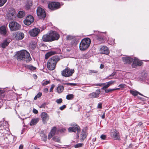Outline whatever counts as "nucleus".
I'll return each mask as SVG.
<instances>
[{"label": "nucleus", "instance_id": "obj_44", "mask_svg": "<svg viewBox=\"0 0 149 149\" xmlns=\"http://www.w3.org/2000/svg\"><path fill=\"white\" fill-rule=\"evenodd\" d=\"M125 86V85L124 84H122L119 85L118 86V87L119 88H119L118 89H119L120 88H124Z\"/></svg>", "mask_w": 149, "mask_h": 149}, {"label": "nucleus", "instance_id": "obj_42", "mask_svg": "<svg viewBox=\"0 0 149 149\" xmlns=\"http://www.w3.org/2000/svg\"><path fill=\"white\" fill-rule=\"evenodd\" d=\"M104 85H105L102 88L103 90H104L106 89V88H107L109 86L107 82L106 83H106H105V84Z\"/></svg>", "mask_w": 149, "mask_h": 149}, {"label": "nucleus", "instance_id": "obj_6", "mask_svg": "<svg viewBox=\"0 0 149 149\" xmlns=\"http://www.w3.org/2000/svg\"><path fill=\"white\" fill-rule=\"evenodd\" d=\"M9 26L11 31H15L19 29L20 28L19 24L16 22H11L9 24Z\"/></svg>", "mask_w": 149, "mask_h": 149}, {"label": "nucleus", "instance_id": "obj_59", "mask_svg": "<svg viewBox=\"0 0 149 149\" xmlns=\"http://www.w3.org/2000/svg\"><path fill=\"white\" fill-rule=\"evenodd\" d=\"M102 118L103 119H104L105 118V113H104L102 116Z\"/></svg>", "mask_w": 149, "mask_h": 149}, {"label": "nucleus", "instance_id": "obj_16", "mask_svg": "<svg viewBox=\"0 0 149 149\" xmlns=\"http://www.w3.org/2000/svg\"><path fill=\"white\" fill-rule=\"evenodd\" d=\"M124 63L130 64L133 61V59L129 56H126L122 58Z\"/></svg>", "mask_w": 149, "mask_h": 149}, {"label": "nucleus", "instance_id": "obj_18", "mask_svg": "<svg viewBox=\"0 0 149 149\" xmlns=\"http://www.w3.org/2000/svg\"><path fill=\"white\" fill-rule=\"evenodd\" d=\"M111 135L115 139H119L120 138L119 132L116 129H114L113 130Z\"/></svg>", "mask_w": 149, "mask_h": 149}, {"label": "nucleus", "instance_id": "obj_19", "mask_svg": "<svg viewBox=\"0 0 149 149\" xmlns=\"http://www.w3.org/2000/svg\"><path fill=\"white\" fill-rule=\"evenodd\" d=\"M96 39L97 42L99 44H101L104 42V38L103 36L101 34L96 36Z\"/></svg>", "mask_w": 149, "mask_h": 149}, {"label": "nucleus", "instance_id": "obj_61", "mask_svg": "<svg viewBox=\"0 0 149 149\" xmlns=\"http://www.w3.org/2000/svg\"><path fill=\"white\" fill-rule=\"evenodd\" d=\"M47 136H45L44 138V139H43V140L44 141H46L47 140Z\"/></svg>", "mask_w": 149, "mask_h": 149}, {"label": "nucleus", "instance_id": "obj_1", "mask_svg": "<svg viewBox=\"0 0 149 149\" xmlns=\"http://www.w3.org/2000/svg\"><path fill=\"white\" fill-rule=\"evenodd\" d=\"M16 55L17 60L19 61H22L27 63L31 60L30 54L25 50L18 52Z\"/></svg>", "mask_w": 149, "mask_h": 149}, {"label": "nucleus", "instance_id": "obj_40", "mask_svg": "<svg viewBox=\"0 0 149 149\" xmlns=\"http://www.w3.org/2000/svg\"><path fill=\"white\" fill-rule=\"evenodd\" d=\"M6 1L7 0H0V6H3Z\"/></svg>", "mask_w": 149, "mask_h": 149}, {"label": "nucleus", "instance_id": "obj_14", "mask_svg": "<svg viewBox=\"0 0 149 149\" xmlns=\"http://www.w3.org/2000/svg\"><path fill=\"white\" fill-rule=\"evenodd\" d=\"M40 29L36 28L30 30L29 33L30 35L32 36L35 37L37 36L40 32Z\"/></svg>", "mask_w": 149, "mask_h": 149}, {"label": "nucleus", "instance_id": "obj_43", "mask_svg": "<svg viewBox=\"0 0 149 149\" xmlns=\"http://www.w3.org/2000/svg\"><path fill=\"white\" fill-rule=\"evenodd\" d=\"M62 101H63L62 99L61 98H60V99L56 100V102L57 103H58V104H60L61 103H62Z\"/></svg>", "mask_w": 149, "mask_h": 149}, {"label": "nucleus", "instance_id": "obj_27", "mask_svg": "<svg viewBox=\"0 0 149 149\" xmlns=\"http://www.w3.org/2000/svg\"><path fill=\"white\" fill-rule=\"evenodd\" d=\"M39 120V119L38 118L33 119L31 121L30 123V125L31 126L34 125L38 123Z\"/></svg>", "mask_w": 149, "mask_h": 149}, {"label": "nucleus", "instance_id": "obj_50", "mask_svg": "<svg viewBox=\"0 0 149 149\" xmlns=\"http://www.w3.org/2000/svg\"><path fill=\"white\" fill-rule=\"evenodd\" d=\"M66 107V105H63L62 106L60 107L59 108V109L61 110H63Z\"/></svg>", "mask_w": 149, "mask_h": 149}, {"label": "nucleus", "instance_id": "obj_56", "mask_svg": "<svg viewBox=\"0 0 149 149\" xmlns=\"http://www.w3.org/2000/svg\"><path fill=\"white\" fill-rule=\"evenodd\" d=\"M104 67V65L102 64H101L100 65V69H103Z\"/></svg>", "mask_w": 149, "mask_h": 149}, {"label": "nucleus", "instance_id": "obj_4", "mask_svg": "<svg viewBox=\"0 0 149 149\" xmlns=\"http://www.w3.org/2000/svg\"><path fill=\"white\" fill-rule=\"evenodd\" d=\"M74 72V69L70 70L68 68H67L61 72V74L63 76L69 77L72 75Z\"/></svg>", "mask_w": 149, "mask_h": 149}, {"label": "nucleus", "instance_id": "obj_46", "mask_svg": "<svg viewBox=\"0 0 149 149\" xmlns=\"http://www.w3.org/2000/svg\"><path fill=\"white\" fill-rule=\"evenodd\" d=\"M89 72L90 73H95L97 72V71L96 70H89Z\"/></svg>", "mask_w": 149, "mask_h": 149}, {"label": "nucleus", "instance_id": "obj_3", "mask_svg": "<svg viewBox=\"0 0 149 149\" xmlns=\"http://www.w3.org/2000/svg\"><path fill=\"white\" fill-rule=\"evenodd\" d=\"M91 43L90 39L88 38L82 39L79 44V49L81 50L85 51L87 49Z\"/></svg>", "mask_w": 149, "mask_h": 149}, {"label": "nucleus", "instance_id": "obj_25", "mask_svg": "<svg viewBox=\"0 0 149 149\" xmlns=\"http://www.w3.org/2000/svg\"><path fill=\"white\" fill-rule=\"evenodd\" d=\"M64 89V86L60 85H58L56 88L57 92L58 93H61Z\"/></svg>", "mask_w": 149, "mask_h": 149}, {"label": "nucleus", "instance_id": "obj_38", "mask_svg": "<svg viewBox=\"0 0 149 149\" xmlns=\"http://www.w3.org/2000/svg\"><path fill=\"white\" fill-rule=\"evenodd\" d=\"M115 74V72H113L111 74L109 75L108 77H107V79H112L114 78V76Z\"/></svg>", "mask_w": 149, "mask_h": 149}, {"label": "nucleus", "instance_id": "obj_26", "mask_svg": "<svg viewBox=\"0 0 149 149\" xmlns=\"http://www.w3.org/2000/svg\"><path fill=\"white\" fill-rule=\"evenodd\" d=\"M57 54V52L55 51H51L47 53L45 55V58L46 59H47L49 57L55 54Z\"/></svg>", "mask_w": 149, "mask_h": 149}, {"label": "nucleus", "instance_id": "obj_52", "mask_svg": "<svg viewBox=\"0 0 149 149\" xmlns=\"http://www.w3.org/2000/svg\"><path fill=\"white\" fill-rule=\"evenodd\" d=\"M66 84L68 85L74 86L76 85V84H75V83H67Z\"/></svg>", "mask_w": 149, "mask_h": 149}, {"label": "nucleus", "instance_id": "obj_62", "mask_svg": "<svg viewBox=\"0 0 149 149\" xmlns=\"http://www.w3.org/2000/svg\"><path fill=\"white\" fill-rule=\"evenodd\" d=\"M38 98V97H37L36 95L34 98V99L35 100H36Z\"/></svg>", "mask_w": 149, "mask_h": 149}, {"label": "nucleus", "instance_id": "obj_2", "mask_svg": "<svg viewBox=\"0 0 149 149\" xmlns=\"http://www.w3.org/2000/svg\"><path fill=\"white\" fill-rule=\"evenodd\" d=\"M60 60L57 56H55L51 58L48 61L47 66L48 70H54L56 67L57 62Z\"/></svg>", "mask_w": 149, "mask_h": 149}, {"label": "nucleus", "instance_id": "obj_53", "mask_svg": "<svg viewBox=\"0 0 149 149\" xmlns=\"http://www.w3.org/2000/svg\"><path fill=\"white\" fill-rule=\"evenodd\" d=\"M42 95V93L40 92L38 93V94L36 95L37 97L39 98Z\"/></svg>", "mask_w": 149, "mask_h": 149}, {"label": "nucleus", "instance_id": "obj_28", "mask_svg": "<svg viewBox=\"0 0 149 149\" xmlns=\"http://www.w3.org/2000/svg\"><path fill=\"white\" fill-rule=\"evenodd\" d=\"M25 15V12L22 11H19L17 14V16L19 18H22Z\"/></svg>", "mask_w": 149, "mask_h": 149}, {"label": "nucleus", "instance_id": "obj_24", "mask_svg": "<svg viewBox=\"0 0 149 149\" xmlns=\"http://www.w3.org/2000/svg\"><path fill=\"white\" fill-rule=\"evenodd\" d=\"M10 42V40H8V39H6L1 44L0 46L2 48H4L8 46Z\"/></svg>", "mask_w": 149, "mask_h": 149}, {"label": "nucleus", "instance_id": "obj_39", "mask_svg": "<svg viewBox=\"0 0 149 149\" xmlns=\"http://www.w3.org/2000/svg\"><path fill=\"white\" fill-rule=\"evenodd\" d=\"M83 143H79L76 144V145H74V147L75 148H78L79 147H81L83 145Z\"/></svg>", "mask_w": 149, "mask_h": 149}, {"label": "nucleus", "instance_id": "obj_58", "mask_svg": "<svg viewBox=\"0 0 149 149\" xmlns=\"http://www.w3.org/2000/svg\"><path fill=\"white\" fill-rule=\"evenodd\" d=\"M105 84V83H103V84H97V86H101L102 85Z\"/></svg>", "mask_w": 149, "mask_h": 149}, {"label": "nucleus", "instance_id": "obj_35", "mask_svg": "<svg viewBox=\"0 0 149 149\" xmlns=\"http://www.w3.org/2000/svg\"><path fill=\"white\" fill-rule=\"evenodd\" d=\"M1 124L2 122H0V133H3L4 132H3V130H4L6 128L2 126Z\"/></svg>", "mask_w": 149, "mask_h": 149}, {"label": "nucleus", "instance_id": "obj_55", "mask_svg": "<svg viewBox=\"0 0 149 149\" xmlns=\"http://www.w3.org/2000/svg\"><path fill=\"white\" fill-rule=\"evenodd\" d=\"M43 91L45 93H47L48 91V89L47 88H45L43 89Z\"/></svg>", "mask_w": 149, "mask_h": 149}, {"label": "nucleus", "instance_id": "obj_8", "mask_svg": "<svg viewBox=\"0 0 149 149\" xmlns=\"http://www.w3.org/2000/svg\"><path fill=\"white\" fill-rule=\"evenodd\" d=\"M15 9L12 8L9 10L8 14H7V17L10 20H13L15 17Z\"/></svg>", "mask_w": 149, "mask_h": 149}, {"label": "nucleus", "instance_id": "obj_20", "mask_svg": "<svg viewBox=\"0 0 149 149\" xmlns=\"http://www.w3.org/2000/svg\"><path fill=\"white\" fill-rule=\"evenodd\" d=\"M41 116L43 121L48 120L49 119L48 115L45 112H42L41 114Z\"/></svg>", "mask_w": 149, "mask_h": 149}, {"label": "nucleus", "instance_id": "obj_15", "mask_svg": "<svg viewBox=\"0 0 149 149\" xmlns=\"http://www.w3.org/2000/svg\"><path fill=\"white\" fill-rule=\"evenodd\" d=\"M100 51L101 54H108L109 53V50L106 46H102L100 48Z\"/></svg>", "mask_w": 149, "mask_h": 149}, {"label": "nucleus", "instance_id": "obj_36", "mask_svg": "<svg viewBox=\"0 0 149 149\" xmlns=\"http://www.w3.org/2000/svg\"><path fill=\"white\" fill-rule=\"evenodd\" d=\"M2 122V125L4 127L6 128H7L8 127V124L6 122Z\"/></svg>", "mask_w": 149, "mask_h": 149}, {"label": "nucleus", "instance_id": "obj_51", "mask_svg": "<svg viewBox=\"0 0 149 149\" xmlns=\"http://www.w3.org/2000/svg\"><path fill=\"white\" fill-rule=\"evenodd\" d=\"M102 103H99L98 104L97 107L98 109H101L102 107Z\"/></svg>", "mask_w": 149, "mask_h": 149}, {"label": "nucleus", "instance_id": "obj_17", "mask_svg": "<svg viewBox=\"0 0 149 149\" xmlns=\"http://www.w3.org/2000/svg\"><path fill=\"white\" fill-rule=\"evenodd\" d=\"M42 40L44 42L52 41V38H51L49 33L44 35L42 36Z\"/></svg>", "mask_w": 149, "mask_h": 149}, {"label": "nucleus", "instance_id": "obj_31", "mask_svg": "<svg viewBox=\"0 0 149 149\" xmlns=\"http://www.w3.org/2000/svg\"><path fill=\"white\" fill-rule=\"evenodd\" d=\"M74 97V95L72 94H69L66 97V98L68 100L72 99Z\"/></svg>", "mask_w": 149, "mask_h": 149}, {"label": "nucleus", "instance_id": "obj_21", "mask_svg": "<svg viewBox=\"0 0 149 149\" xmlns=\"http://www.w3.org/2000/svg\"><path fill=\"white\" fill-rule=\"evenodd\" d=\"M15 36L18 40H21L24 38V34L22 32H18L17 33Z\"/></svg>", "mask_w": 149, "mask_h": 149}, {"label": "nucleus", "instance_id": "obj_22", "mask_svg": "<svg viewBox=\"0 0 149 149\" xmlns=\"http://www.w3.org/2000/svg\"><path fill=\"white\" fill-rule=\"evenodd\" d=\"M7 33V30L5 26H2L0 27V34L6 35Z\"/></svg>", "mask_w": 149, "mask_h": 149}, {"label": "nucleus", "instance_id": "obj_33", "mask_svg": "<svg viewBox=\"0 0 149 149\" xmlns=\"http://www.w3.org/2000/svg\"><path fill=\"white\" fill-rule=\"evenodd\" d=\"M56 130V127H54L51 130L50 133L52 134L53 135H54L55 134Z\"/></svg>", "mask_w": 149, "mask_h": 149}, {"label": "nucleus", "instance_id": "obj_11", "mask_svg": "<svg viewBox=\"0 0 149 149\" xmlns=\"http://www.w3.org/2000/svg\"><path fill=\"white\" fill-rule=\"evenodd\" d=\"M132 61L133 63L132 64V66L133 68H136L137 66H141L143 63L140 60L136 58L133 59Z\"/></svg>", "mask_w": 149, "mask_h": 149}, {"label": "nucleus", "instance_id": "obj_47", "mask_svg": "<svg viewBox=\"0 0 149 149\" xmlns=\"http://www.w3.org/2000/svg\"><path fill=\"white\" fill-rule=\"evenodd\" d=\"M54 135H53L50 132L48 135V139H50Z\"/></svg>", "mask_w": 149, "mask_h": 149}, {"label": "nucleus", "instance_id": "obj_63", "mask_svg": "<svg viewBox=\"0 0 149 149\" xmlns=\"http://www.w3.org/2000/svg\"><path fill=\"white\" fill-rule=\"evenodd\" d=\"M142 125L141 122H139L138 124V125Z\"/></svg>", "mask_w": 149, "mask_h": 149}, {"label": "nucleus", "instance_id": "obj_57", "mask_svg": "<svg viewBox=\"0 0 149 149\" xmlns=\"http://www.w3.org/2000/svg\"><path fill=\"white\" fill-rule=\"evenodd\" d=\"M23 146L22 145H21L19 146V149H23Z\"/></svg>", "mask_w": 149, "mask_h": 149}, {"label": "nucleus", "instance_id": "obj_7", "mask_svg": "<svg viewBox=\"0 0 149 149\" xmlns=\"http://www.w3.org/2000/svg\"><path fill=\"white\" fill-rule=\"evenodd\" d=\"M37 14L38 17L41 19H43L46 16L45 11L44 9L40 7H38L37 9Z\"/></svg>", "mask_w": 149, "mask_h": 149}, {"label": "nucleus", "instance_id": "obj_23", "mask_svg": "<svg viewBox=\"0 0 149 149\" xmlns=\"http://www.w3.org/2000/svg\"><path fill=\"white\" fill-rule=\"evenodd\" d=\"M87 135V133L84 130H83L81 134L80 135V139L81 141H83L86 138Z\"/></svg>", "mask_w": 149, "mask_h": 149}, {"label": "nucleus", "instance_id": "obj_29", "mask_svg": "<svg viewBox=\"0 0 149 149\" xmlns=\"http://www.w3.org/2000/svg\"><path fill=\"white\" fill-rule=\"evenodd\" d=\"M25 67L26 68L30 70L31 71H33L35 70L36 68L35 67H34L33 66L31 65H26L25 66Z\"/></svg>", "mask_w": 149, "mask_h": 149}, {"label": "nucleus", "instance_id": "obj_41", "mask_svg": "<svg viewBox=\"0 0 149 149\" xmlns=\"http://www.w3.org/2000/svg\"><path fill=\"white\" fill-rule=\"evenodd\" d=\"M52 139L54 141L57 142H59L60 140L59 138L56 136L53 137Z\"/></svg>", "mask_w": 149, "mask_h": 149}, {"label": "nucleus", "instance_id": "obj_54", "mask_svg": "<svg viewBox=\"0 0 149 149\" xmlns=\"http://www.w3.org/2000/svg\"><path fill=\"white\" fill-rule=\"evenodd\" d=\"M33 112L35 114H36L38 113V111L36 109L33 108Z\"/></svg>", "mask_w": 149, "mask_h": 149}, {"label": "nucleus", "instance_id": "obj_5", "mask_svg": "<svg viewBox=\"0 0 149 149\" xmlns=\"http://www.w3.org/2000/svg\"><path fill=\"white\" fill-rule=\"evenodd\" d=\"M48 4V7L52 10H55L59 8L60 4L58 2H49Z\"/></svg>", "mask_w": 149, "mask_h": 149}, {"label": "nucleus", "instance_id": "obj_10", "mask_svg": "<svg viewBox=\"0 0 149 149\" xmlns=\"http://www.w3.org/2000/svg\"><path fill=\"white\" fill-rule=\"evenodd\" d=\"M101 92L100 89L96 90L95 92H93L90 93L88 96L90 98H96L99 96V94Z\"/></svg>", "mask_w": 149, "mask_h": 149}, {"label": "nucleus", "instance_id": "obj_30", "mask_svg": "<svg viewBox=\"0 0 149 149\" xmlns=\"http://www.w3.org/2000/svg\"><path fill=\"white\" fill-rule=\"evenodd\" d=\"M32 2L31 1H29L26 5V7L27 9H29L30 8L31 6H32Z\"/></svg>", "mask_w": 149, "mask_h": 149}, {"label": "nucleus", "instance_id": "obj_37", "mask_svg": "<svg viewBox=\"0 0 149 149\" xmlns=\"http://www.w3.org/2000/svg\"><path fill=\"white\" fill-rule=\"evenodd\" d=\"M118 89H119V88H114V89H105L104 90L105 92L106 93H109V92L112 91H114L115 90H118Z\"/></svg>", "mask_w": 149, "mask_h": 149}, {"label": "nucleus", "instance_id": "obj_34", "mask_svg": "<svg viewBox=\"0 0 149 149\" xmlns=\"http://www.w3.org/2000/svg\"><path fill=\"white\" fill-rule=\"evenodd\" d=\"M50 81H47L44 80L42 82V84L43 86H45L48 84H50Z\"/></svg>", "mask_w": 149, "mask_h": 149}, {"label": "nucleus", "instance_id": "obj_64", "mask_svg": "<svg viewBox=\"0 0 149 149\" xmlns=\"http://www.w3.org/2000/svg\"><path fill=\"white\" fill-rule=\"evenodd\" d=\"M35 149H39V148H38V147H35Z\"/></svg>", "mask_w": 149, "mask_h": 149}, {"label": "nucleus", "instance_id": "obj_48", "mask_svg": "<svg viewBox=\"0 0 149 149\" xmlns=\"http://www.w3.org/2000/svg\"><path fill=\"white\" fill-rule=\"evenodd\" d=\"M106 138V136L104 134H102L100 136V138L102 140H105Z\"/></svg>", "mask_w": 149, "mask_h": 149}, {"label": "nucleus", "instance_id": "obj_60", "mask_svg": "<svg viewBox=\"0 0 149 149\" xmlns=\"http://www.w3.org/2000/svg\"><path fill=\"white\" fill-rule=\"evenodd\" d=\"M96 138H93L92 140L93 142V143L94 144V143H93V142L95 141H96Z\"/></svg>", "mask_w": 149, "mask_h": 149}, {"label": "nucleus", "instance_id": "obj_13", "mask_svg": "<svg viewBox=\"0 0 149 149\" xmlns=\"http://www.w3.org/2000/svg\"><path fill=\"white\" fill-rule=\"evenodd\" d=\"M49 33L52 38V41L58 40L59 38V35L55 31H52Z\"/></svg>", "mask_w": 149, "mask_h": 149}, {"label": "nucleus", "instance_id": "obj_45", "mask_svg": "<svg viewBox=\"0 0 149 149\" xmlns=\"http://www.w3.org/2000/svg\"><path fill=\"white\" fill-rule=\"evenodd\" d=\"M115 82V81H111L109 82H107V83L109 84V86H110L112 84L114 83Z\"/></svg>", "mask_w": 149, "mask_h": 149}, {"label": "nucleus", "instance_id": "obj_9", "mask_svg": "<svg viewBox=\"0 0 149 149\" xmlns=\"http://www.w3.org/2000/svg\"><path fill=\"white\" fill-rule=\"evenodd\" d=\"M34 21V19L33 16L31 15L28 16L26 17L24 22V24L27 25H29L33 23Z\"/></svg>", "mask_w": 149, "mask_h": 149}, {"label": "nucleus", "instance_id": "obj_49", "mask_svg": "<svg viewBox=\"0 0 149 149\" xmlns=\"http://www.w3.org/2000/svg\"><path fill=\"white\" fill-rule=\"evenodd\" d=\"M55 85L54 84H52L51 85V86L50 88V92H52L53 91V90L54 89V88L55 87Z\"/></svg>", "mask_w": 149, "mask_h": 149}, {"label": "nucleus", "instance_id": "obj_32", "mask_svg": "<svg viewBox=\"0 0 149 149\" xmlns=\"http://www.w3.org/2000/svg\"><path fill=\"white\" fill-rule=\"evenodd\" d=\"M130 93L133 96H136L138 94L139 92L136 91L130 90Z\"/></svg>", "mask_w": 149, "mask_h": 149}, {"label": "nucleus", "instance_id": "obj_12", "mask_svg": "<svg viewBox=\"0 0 149 149\" xmlns=\"http://www.w3.org/2000/svg\"><path fill=\"white\" fill-rule=\"evenodd\" d=\"M73 127H70L68 128V131L70 132H75L77 131L78 132H79L80 131V127L77 124H74L73 125Z\"/></svg>", "mask_w": 149, "mask_h": 149}]
</instances>
